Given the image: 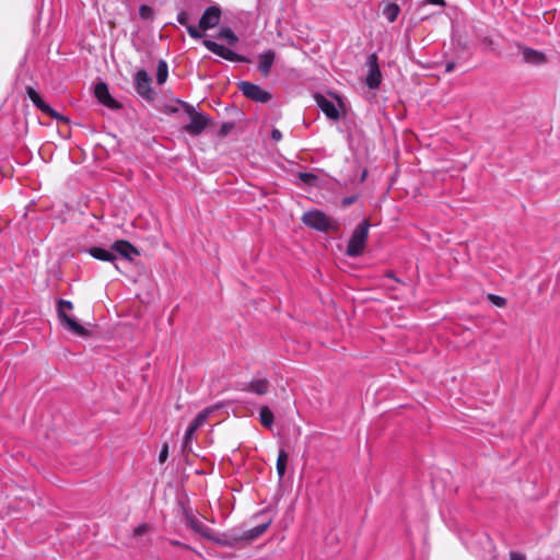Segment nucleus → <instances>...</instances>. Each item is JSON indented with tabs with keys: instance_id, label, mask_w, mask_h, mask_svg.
Listing matches in <instances>:
<instances>
[{
	"instance_id": "nucleus-1",
	"label": "nucleus",
	"mask_w": 560,
	"mask_h": 560,
	"mask_svg": "<svg viewBox=\"0 0 560 560\" xmlns=\"http://www.w3.org/2000/svg\"><path fill=\"white\" fill-rule=\"evenodd\" d=\"M302 222L306 226L324 233H337L340 229V224L336 219L328 217L320 210L305 212L302 217Z\"/></svg>"
},
{
	"instance_id": "nucleus-2",
	"label": "nucleus",
	"mask_w": 560,
	"mask_h": 560,
	"mask_svg": "<svg viewBox=\"0 0 560 560\" xmlns=\"http://www.w3.org/2000/svg\"><path fill=\"white\" fill-rule=\"evenodd\" d=\"M178 103L189 117V122L183 126V131L191 137L201 135L210 124V117L207 114L197 112L195 107L187 102L178 101Z\"/></svg>"
},
{
	"instance_id": "nucleus-3",
	"label": "nucleus",
	"mask_w": 560,
	"mask_h": 560,
	"mask_svg": "<svg viewBox=\"0 0 560 560\" xmlns=\"http://www.w3.org/2000/svg\"><path fill=\"white\" fill-rule=\"evenodd\" d=\"M369 229L370 223L368 220H363L355 226L346 248V254L349 257H358L363 253L369 236Z\"/></svg>"
},
{
	"instance_id": "nucleus-4",
	"label": "nucleus",
	"mask_w": 560,
	"mask_h": 560,
	"mask_svg": "<svg viewBox=\"0 0 560 560\" xmlns=\"http://www.w3.org/2000/svg\"><path fill=\"white\" fill-rule=\"evenodd\" d=\"M72 302L59 299L57 302V314L59 320L68 330H70L74 335L80 337H86L89 335V330L68 314V312L72 311Z\"/></svg>"
},
{
	"instance_id": "nucleus-5",
	"label": "nucleus",
	"mask_w": 560,
	"mask_h": 560,
	"mask_svg": "<svg viewBox=\"0 0 560 560\" xmlns=\"http://www.w3.org/2000/svg\"><path fill=\"white\" fill-rule=\"evenodd\" d=\"M203 46L210 50L212 54L228 60L231 62H242V63H249L250 59L244 55L237 54L234 50L218 44L214 40L211 39H203L202 40Z\"/></svg>"
},
{
	"instance_id": "nucleus-6",
	"label": "nucleus",
	"mask_w": 560,
	"mask_h": 560,
	"mask_svg": "<svg viewBox=\"0 0 560 560\" xmlns=\"http://www.w3.org/2000/svg\"><path fill=\"white\" fill-rule=\"evenodd\" d=\"M237 88L246 98L253 102L265 104L272 98L270 92L249 81H240Z\"/></svg>"
},
{
	"instance_id": "nucleus-7",
	"label": "nucleus",
	"mask_w": 560,
	"mask_h": 560,
	"mask_svg": "<svg viewBox=\"0 0 560 560\" xmlns=\"http://www.w3.org/2000/svg\"><path fill=\"white\" fill-rule=\"evenodd\" d=\"M151 82L152 79L144 69H139L133 74L135 90L145 101H153L155 96Z\"/></svg>"
},
{
	"instance_id": "nucleus-8",
	"label": "nucleus",
	"mask_w": 560,
	"mask_h": 560,
	"mask_svg": "<svg viewBox=\"0 0 560 560\" xmlns=\"http://www.w3.org/2000/svg\"><path fill=\"white\" fill-rule=\"evenodd\" d=\"M368 73L365 78V84L371 90H376L382 83V72L378 65V57L375 52H372L366 58Z\"/></svg>"
},
{
	"instance_id": "nucleus-9",
	"label": "nucleus",
	"mask_w": 560,
	"mask_h": 560,
	"mask_svg": "<svg viewBox=\"0 0 560 560\" xmlns=\"http://www.w3.org/2000/svg\"><path fill=\"white\" fill-rule=\"evenodd\" d=\"M26 94H27L28 98L32 101V103L34 104V106L36 108H38L39 110H42L44 114L48 115L49 117H51L56 120L69 122V119L66 116L59 114L50 105H48L42 98L39 93L37 91H35L33 88H27Z\"/></svg>"
},
{
	"instance_id": "nucleus-10",
	"label": "nucleus",
	"mask_w": 560,
	"mask_h": 560,
	"mask_svg": "<svg viewBox=\"0 0 560 560\" xmlns=\"http://www.w3.org/2000/svg\"><path fill=\"white\" fill-rule=\"evenodd\" d=\"M516 47L522 56L523 62L526 65L538 67L548 62L546 54L541 50L534 49L521 43H517Z\"/></svg>"
},
{
	"instance_id": "nucleus-11",
	"label": "nucleus",
	"mask_w": 560,
	"mask_h": 560,
	"mask_svg": "<svg viewBox=\"0 0 560 560\" xmlns=\"http://www.w3.org/2000/svg\"><path fill=\"white\" fill-rule=\"evenodd\" d=\"M94 94L97 101L109 109H119L121 105L110 95L107 83L98 82L95 85Z\"/></svg>"
},
{
	"instance_id": "nucleus-12",
	"label": "nucleus",
	"mask_w": 560,
	"mask_h": 560,
	"mask_svg": "<svg viewBox=\"0 0 560 560\" xmlns=\"http://www.w3.org/2000/svg\"><path fill=\"white\" fill-rule=\"evenodd\" d=\"M221 20V9L218 5H211L205 10L200 20L199 27L207 31L219 25Z\"/></svg>"
},
{
	"instance_id": "nucleus-13",
	"label": "nucleus",
	"mask_w": 560,
	"mask_h": 560,
	"mask_svg": "<svg viewBox=\"0 0 560 560\" xmlns=\"http://www.w3.org/2000/svg\"><path fill=\"white\" fill-rule=\"evenodd\" d=\"M112 249L116 255V258L120 256L121 258L132 261L135 256H139L140 253L130 242L125 240L115 241L112 244Z\"/></svg>"
},
{
	"instance_id": "nucleus-14",
	"label": "nucleus",
	"mask_w": 560,
	"mask_h": 560,
	"mask_svg": "<svg viewBox=\"0 0 560 560\" xmlns=\"http://www.w3.org/2000/svg\"><path fill=\"white\" fill-rule=\"evenodd\" d=\"M238 389L262 396L269 392L270 382L266 377H254L252 381L243 383Z\"/></svg>"
},
{
	"instance_id": "nucleus-15",
	"label": "nucleus",
	"mask_w": 560,
	"mask_h": 560,
	"mask_svg": "<svg viewBox=\"0 0 560 560\" xmlns=\"http://www.w3.org/2000/svg\"><path fill=\"white\" fill-rule=\"evenodd\" d=\"M276 51L272 50V49H267L260 54H258L257 56V59H258V71L259 73L264 77V78H267L269 77L270 72H271V68L275 63V60H276Z\"/></svg>"
},
{
	"instance_id": "nucleus-16",
	"label": "nucleus",
	"mask_w": 560,
	"mask_h": 560,
	"mask_svg": "<svg viewBox=\"0 0 560 560\" xmlns=\"http://www.w3.org/2000/svg\"><path fill=\"white\" fill-rule=\"evenodd\" d=\"M315 101L320 110L330 119L337 120L340 117L339 110L332 101L322 94L315 95Z\"/></svg>"
},
{
	"instance_id": "nucleus-17",
	"label": "nucleus",
	"mask_w": 560,
	"mask_h": 560,
	"mask_svg": "<svg viewBox=\"0 0 560 560\" xmlns=\"http://www.w3.org/2000/svg\"><path fill=\"white\" fill-rule=\"evenodd\" d=\"M186 523L189 528L201 537L206 539L212 538V529L192 514H186Z\"/></svg>"
},
{
	"instance_id": "nucleus-18",
	"label": "nucleus",
	"mask_w": 560,
	"mask_h": 560,
	"mask_svg": "<svg viewBox=\"0 0 560 560\" xmlns=\"http://www.w3.org/2000/svg\"><path fill=\"white\" fill-rule=\"evenodd\" d=\"M209 540L223 547H234L242 541V537L240 532L232 529L231 532L223 533L219 536H214L212 534V538H209Z\"/></svg>"
},
{
	"instance_id": "nucleus-19",
	"label": "nucleus",
	"mask_w": 560,
	"mask_h": 560,
	"mask_svg": "<svg viewBox=\"0 0 560 560\" xmlns=\"http://www.w3.org/2000/svg\"><path fill=\"white\" fill-rule=\"evenodd\" d=\"M86 252L95 259L113 264H115L116 261V255L113 252L112 247L109 249H106L103 247L93 246L88 248Z\"/></svg>"
},
{
	"instance_id": "nucleus-20",
	"label": "nucleus",
	"mask_w": 560,
	"mask_h": 560,
	"mask_svg": "<svg viewBox=\"0 0 560 560\" xmlns=\"http://www.w3.org/2000/svg\"><path fill=\"white\" fill-rule=\"evenodd\" d=\"M176 20L180 25H184L186 27L187 33L191 38L199 39L203 36L202 32H200L195 25L188 23L189 16L186 11H179Z\"/></svg>"
},
{
	"instance_id": "nucleus-21",
	"label": "nucleus",
	"mask_w": 560,
	"mask_h": 560,
	"mask_svg": "<svg viewBox=\"0 0 560 560\" xmlns=\"http://www.w3.org/2000/svg\"><path fill=\"white\" fill-rule=\"evenodd\" d=\"M268 528V523L257 525L241 533L242 541L250 542L262 535Z\"/></svg>"
},
{
	"instance_id": "nucleus-22",
	"label": "nucleus",
	"mask_w": 560,
	"mask_h": 560,
	"mask_svg": "<svg viewBox=\"0 0 560 560\" xmlns=\"http://www.w3.org/2000/svg\"><path fill=\"white\" fill-rule=\"evenodd\" d=\"M399 13H400V8L397 3H395V2H384L383 3L382 14L389 23L395 22L396 19L398 18Z\"/></svg>"
},
{
	"instance_id": "nucleus-23",
	"label": "nucleus",
	"mask_w": 560,
	"mask_h": 560,
	"mask_svg": "<svg viewBox=\"0 0 560 560\" xmlns=\"http://www.w3.org/2000/svg\"><path fill=\"white\" fill-rule=\"evenodd\" d=\"M217 38L224 40L230 46H235L238 43V37L234 31L228 26L221 27L217 34Z\"/></svg>"
},
{
	"instance_id": "nucleus-24",
	"label": "nucleus",
	"mask_w": 560,
	"mask_h": 560,
	"mask_svg": "<svg viewBox=\"0 0 560 560\" xmlns=\"http://www.w3.org/2000/svg\"><path fill=\"white\" fill-rule=\"evenodd\" d=\"M259 420L261 424L268 429H271L275 422V416L268 406H262L259 410Z\"/></svg>"
},
{
	"instance_id": "nucleus-25",
	"label": "nucleus",
	"mask_w": 560,
	"mask_h": 560,
	"mask_svg": "<svg viewBox=\"0 0 560 560\" xmlns=\"http://www.w3.org/2000/svg\"><path fill=\"white\" fill-rule=\"evenodd\" d=\"M287 462H288V453L283 448H280L279 453H278L277 464H276L277 474L279 476V479H282L285 475Z\"/></svg>"
},
{
	"instance_id": "nucleus-26",
	"label": "nucleus",
	"mask_w": 560,
	"mask_h": 560,
	"mask_svg": "<svg viewBox=\"0 0 560 560\" xmlns=\"http://www.w3.org/2000/svg\"><path fill=\"white\" fill-rule=\"evenodd\" d=\"M168 77V66L167 62L163 59H161L158 62L156 67V82L158 84L162 85L166 82Z\"/></svg>"
},
{
	"instance_id": "nucleus-27",
	"label": "nucleus",
	"mask_w": 560,
	"mask_h": 560,
	"mask_svg": "<svg viewBox=\"0 0 560 560\" xmlns=\"http://www.w3.org/2000/svg\"><path fill=\"white\" fill-rule=\"evenodd\" d=\"M153 9L147 4H141L139 8V15L143 20H151L153 18Z\"/></svg>"
},
{
	"instance_id": "nucleus-28",
	"label": "nucleus",
	"mask_w": 560,
	"mask_h": 560,
	"mask_svg": "<svg viewBox=\"0 0 560 560\" xmlns=\"http://www.w3.org/2000/svg\"><path fill=\"white\" fill-rule=\"evenodd\" d=\"M487 299L498 307H504L506 305V300L503 296L490 293L488 294Z\"/></svg>"
},
{
	"instance_id": "nucleus-29",
	"label": "nucleus",
	"mask_w": 560,
	"mask_h": 560,
	"mask_svg": "<svg viewBox=\"0 0 560 560\" xmlns=\"http://www.w3.org/2000/svg\"><path fill=\"white\" fill-rule=\"evenodd\" d=\"M211 411H212L211 409L206 408V409H203L202 411H200V412L195 417V419H194V420H195L197 423H199V425H200V427H202V425L207 422V420H208V418H209V416H210Z\"/></svg>"
},
{
	"instance_id": "nucleus-30",
	"label": "nucleus",
	"mask_w": 560,
	"mask_h": 560,
	"mask_svg": "<svg viewBox=\"0 0 560 560\" xmlns=\"http://www.w3.org/2000/svg\"><path fill=\"white\" fill-rule=\"evenodd\" d=\"M298 177L305 184H308V185H312L314 184V182L316 180V176L312 173H307V172H300L298 174Z\"/></svg>"
},
{
	"instance_id": "nucleus-31",
	"label": "nucleus",
	"mask_w": 560,
	"mask_h": 560,
	"mask_svg": "<svg viewBox=\"0 0 560 560\" xmlns=\"http://www.w3.org/2000/svg\"><path fill=\"white\" fill-rule=\"evenodd\" d=\"M194 434H195V432L191 429H189V428L186 429L185 435H184V441H183L184 450L187 447L188 443L192 440Z\"/></svg>"
},
{
	"instance_id": "nucleus-32",
	"label": "nucleus",
	"mask_w": 560,
	"mask_h": 560,
	"mask_svg": "<svg viewBox=\"0 0 560 560\" xmlns=\"http://www.w3.org/2000/svg\"><path fill=\"white\" fill-rule=\"evenodd\" d=\"M167 456H168V446H167V444H164L159 454V462L164 463L167 459Z\"/></svg>"
},
{
	"instance_id": "nucleus-33",
	"label": "nucleus",
	"mask_w": 560,
	"mask_h": 560,
	"mask_svg": "<svg viewBox=\"0 0 560 560\" xmlns=\"http://www.w3.org/2000/svg\"><path fill=\"white\" fill-rule=\"evenodd\" d=\"M358 197L357 196H348V197H345L342 198L341 200V205L343 207H349L350 205L354 203L357 201Z\"/></svg>"
},
{
	"instance_id": "nucleus-34",
	"label": "nucleus",
	"mask_w": 560,
	"mask_h": 560,
	"mask_svg": "<svg viewBox=\"0 0 560 560\" xmlns=\"http://www.w3.org/2000/svg\"><path fill=\"white\" fill-rule=\"evenodd\" d=\"M270 137L275 142H278L282 139V132L279 129L273 128L270 132Z\"/></svg>"
},
{
	"instance_id": "nucleus-35",
	"label": "nucleus",
	"mask_w": 560,
	"mask_h": 560,
	"mask_svg": "<svg viewBox=\"0 0 560 560\" xmlns=\"http://www.w3.org/2000/svg\"><path fill=\"white\" fill-rule=\"evenodd\" d=\"M510 560H526V556L524 553L518 552V551H511L510 552Z\"/></svg>"
},
{
	"instance_id": "nucleus-36",
	"label": "nucleus",
	"mask_w": 560,
	"mask_h": 560,
	"mask_svg": "<svg viewBox=\"0 0 560 560\" xmlns=\"http://www.w3.org/2000/svg\"><path fill=\"white\" fill-rule=\"evenodd\" d=\"M423 4H435V5H440V7H445V1L444 0H425L423 2Z\"/></svg>"
},
{
	"instance_id": "nucleus-37",
	"label": "nucleus",
	"mask_w": 560,
	"mask_h": 560,
	"mask_svg": "<svg viewBox=\"0 0 560 560\" xmlns=\"http://www.w3.org/2000/svg\"><path fill=\"white\" fill-rule=\"evenodd\" d=\"M147 530V525L141 524L135 528V535L140 536Z\"/></svg>"
},
{
	"instance_id": "nucleus-38",
	"label": "nucleus",
	"mask_w": 560,
	"mask_h": 560,
	"mask_svg": "<svg viewBox=\"0 0 560 560\" xmlns=\"http://www.w3.org/2000/svg\"><path fill=\"white\" fill-rule=\"evenodd\" d=\"M454 69H455V62L454 61L446 62V65H445V71L446 72H452Z\"/></svg>"
},
{
	"instance_id": "nucleus-39",
	"label": "nucleus",
	"mask_w": 560,
	"mask_h": 560,
	"mask_svg": "<svg viewBox=\"0 0 560 560\" xmlns=\"http://www.w3.org/2000/svg\"><path fill=\"white\" fill-rule=\"evenodd\" d=\"M187 428H189V429H191L194 432H196V431L200 428V425H199V423H197L195 420H192V421L190 422V424H189Z\"/></svg>"
},
{
	"instance_id": "nucleus-40",
	"label": "nucleus",
	"mask_w": 560,
	"mask_h": 560,
	"mask_svg": "<svg viewBox=\"0 0 560 560\" xmlns=\"http://www.w3.org/2000/svg\"><path fill=\"white\" fill-rule=\"evenodd\" d=\"M187 428H189V429H191L194 432H196V431L200 428V425H199V423H197L195 420H192V421L190 422V424H189Z\"/></svg>"
},
{
	"instance_id": "nucleus-41",
	"label": "nucleus",
	"mask_w": 560,
	"mask_h": 560,
	"mask_svg": "<svg viewBox=\"0 0 560 560\" xmlns=\"http://www.w3.org/2000/svg\"><path fill=\"white\" fill-rule=\"evenodd\" d=\"M385 277H386V278H389V279H393V280H395V281H397V282H399V279H397V278L395 277L394 272H392V271H388V272L386 273V276H385Z\"/></svg>"
},
{
	"instance_id": "nucleus-42",
	"label": "nucleus",
	"mask_w": 560,
	"mask_h": 560,
	"mask_svg": "<svg viewBox=\"0 0 560 560\" xmlns=\"http://www.w3.org/2000/svg\"><path fill=\"white\" fill-rule=\"evenodd\" d=\"M171 544H172L173 546H184V545H183L180 541H178V540H172V541H171Z\"/></svg>"
}]
</instances>
